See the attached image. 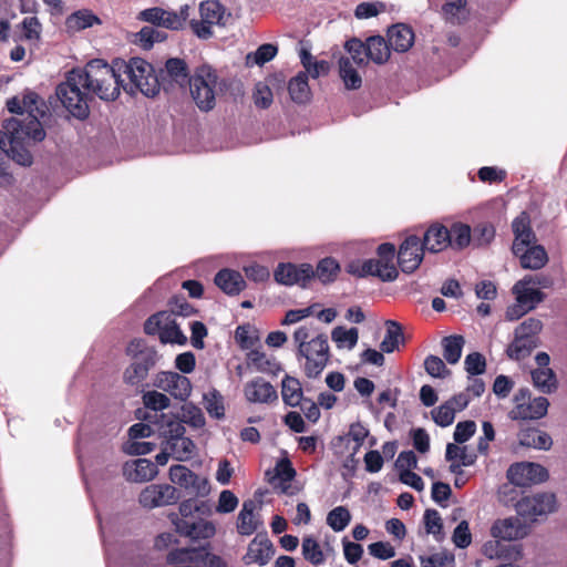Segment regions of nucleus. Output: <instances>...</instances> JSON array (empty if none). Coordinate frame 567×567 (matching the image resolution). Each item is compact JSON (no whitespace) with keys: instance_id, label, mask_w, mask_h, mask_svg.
I'll list each match as a JSON object with an SVG mask.
<instances>
[{"instance_id":"nucleus-7","label":"nucleus","mask_w":567,"mask_h":567,"mask_svg":"<svg viewBox=\"0 0 567 567\" xmlns=\"http://www.w3.org/2000/svg\"><path fill=\"white\" fill-rule=\"evenodd\" d=\"M162 417L164 423L161 425L159 435L172 457L179 462L192 458L195 453V444L184 435L185 427L182 422L169 415Z\"/></svg>"},{"instance_id":"nucleus-2","label":"nucleus","mask_w":567,"mask_h":567,"mask_svg":"<svg viewBox=\"0 0 567 567\" xmlns=\"http://www.w3.org/2000/svg\"><path fill=\"white\" fill-rule=\"evenodd\" d=\"M292 342L297 349V357L303 360L302 369L308 378H318L330 359L328 338L313 328L301 326L292 334Z\"/></svg>"},{"instance_id":"nucleus-48","label":"nucleus","mask_w":567,"mask_h":567,"mask_svg":"<svg viewBox=\"0 0 567 567\" xmlns=\"http://www.w3.org/2000/svg\"><path fill=\"white\" fill-rule=\"evenodd\" d=\"M327 525L336 533L347 528L351 522V514L346 506H337L327 515Z\"/></svg>"},{"instance_id":"nucleus-50","label":"nucleus","mask_w":567,"mask_h":567,"mask_svg":"<svg viewBox=\"0 0 567 567\" xmlns=\"http://www.w3.org/2000/svg\"><path fill=\"white\" fill-rule=\"evenodd\" d=\"M372 261L373 267L372 276L380 278L383 281H392L398 277V269L393 264V260H386L382 258L368 259Z\"/></svg>"},{"instance_id":"nucleus-26","label":"nucleus","mask_w":567,"mask_h":567,"mask_svg":"<svg viewBox=\"0 0 567 567\" xmlns=\"http://www.w3.org/2000/svg\"><path fill=\"white\" fill-rule=\"evenodd\" d=\"M505 540L493 538L483 545L482 551L489 559L516 561L522 558V547L506 544Z\"/></svg>"},{"instance_id":"nucleus-13","label":"nucleus","mask_w":567,"mask_h":567,"mask_svg":"<svg viewBox=\"0 0 567 567\" xmlns=\"http://www.w3.org/2000/svg\"><path fill=\"white\" fill-rule=\"evenodd\" d=\"M168 518L181 536L193 540H204L213 538L216 534V526L212 520L198 518L196 520L179 518L175 513H171Z\"/></svg>"},{"instance_id":"nucleus-46","label":"nucleus","mask_w":567,"mask_h":567,"mask_svg":"<svg viewBox=\"0 0 567 567\" xmlns=\"http://www.w3.org/2000/svg\"><path fill=\"white\" fill-rule=\"evenodd\" d=\"M464 343L462 336H449L442 340L443 357L450 364L458 362Z\"/></svg>"},{"instance_id":"nucleus-8","label":"nucleus","mask_w":567,"mask_h":567,"mask_svg":"<svg viewBox=\"0 0 567 567\" xmlns=\"http://www.w3.org/2000/svg\"><path fill=\"white\" fill-rule=\"evenodd\" d=\"M144 331L147 334H158L163 343L185 344L186 336L182 332L175 322L172 313L158 312L150 317L144 324Z\"/></svg>"},{"instance_id":"nucleus-19","label":"nucleus","mask_w":567,"mask_h":567,"mask_svg":"<svg viewBox=\"0 0 567 567\" xmlns=\"http://www.w3.org/2000/svg\"><path fill=\"white\" fill-rule=\"evenodd\" d=\"M423 249L421 241L416 236L408 237L398 251L399 265L403 272L411 274L415 271L423 260Z\"/></svg>"},{"instance_id":"nucleus-25","label":"nucleus","mask_w":567,"mask_h":567,"mask_svg":"<svg viewBox=\"0 0 567 567\" xmlns=\"http://www.w3.org/2000/svg\"><path fill=\"white\" fill-rule=\"evenodd\" d=\"M274 555V546L267 537L256 536L248 545L247 553L243 557L245 565L265 566Z\"/></svg>"},{"instance_id":"nucleus-10","label":"nucleus","mask_w":567,"mask_h":567,"mask_svg":"<svg viewBox=\"0 0 567 567\" xmlns=\"http://www.w3.org/2000/svg\"><path fill=\"white\" fill-rule=\"evenodd\" d=\"M513 401L514 406L508 413L512 420H538L546 415L549 405L544 396L532 399L527 389H520Z\"/></svg>"},{"instance_id":"nucleus-42","label":"nucleus","mask_w":567,"mask_h":567,"mask_svg":"<svg viewBox=\"0 0 567 567\" xmlns=\"http://www.w3.org/2000/svg\"><path fill=\"white\" fill-rule=\"evenodd\" d=\"M331 339L338 349L352 350L358 343L359 331L357 328L338 326L332 329Z\"/></svg>"},{"instance_id":"nucleus-4","label":"nucleus","mask_w":567,"mask_h":567,"mask_svg":"<svg viewBox=\"0 0 567 567\" xmlns=\"http://www.w3.org/2000/svg\"><path fill=\"white\" fill-rule=\"evenodd\" d=\"M121 74H124L127 82L123 80L122 87L130 94L141 92L147 97L156 96L161 91V80L154 66L142 58H132L127 62L115 63Z\"/></svg>"},{"instance_id":"nucleus-39","label":"nucleus","mask_w":567,"mask_h":567,"mask_svg":"<svg viewBox=\"0 0 567 567\" xmlns=\"http://www.w3.org/2000/svg\"><path fill=\"white\" fill-rule=\"evenodd\" d=\"M153 364L154 360L150 355H145L140 361L133 362L124 371V381L132 385L137 384L146 378L148 370Z\"/></svg>"},{"instance_id":"nucleus-34","label":"nucleus","mask_w":567,"mask_h":567,"mask_svg":"<svg viewBox=\"0 0 567 567\" xmlns=\"http://www.w3.org/2000/svg\"><path fill=\"white\" fill-rule=\"evenodd\" d=\"M518 440L520 445L537 450H548L553 444L550 436L537 429L522 430Z\"/></svg>"},{"instance_id":"nucleus-49","label":"nucleus","mask_w":567,"mask_h":567,"mask_svg":"<svg viewBox=\"0 0 567 567\" xmlns=\"http://www.w3.org/2000/svg\"><path fill=\"white\" fill-rule=\"evenodd\" d=\"M445 457L447 461L460 462L461 465L471 466L475 463L476 455L468 451L467 446L449 443L446 446Z\"/></svg>"},{"instance_id":"nucleus-44","label":"nucleus","mask_w":567,"mask_h":567,"mask_svg":"<svg viewBox=\"0 0 567 567\" xmlns=\"http://www.w3.org/2000/svg\"><path fill=\"white\" fill-rule=\"evenodd\" d=\"M340 270V264L334 258L326 257L318 262L315 277L324 285L331 284L337 279Z\"/></svg>"},{"instance_id":"nucleus-11","label":"nucleus","mask_w":567,"mask_h":567,"mask_svg":"<svg viewBox=\"0 0 567 567\" xmlns=\"http://www.w3.org/2000/svg\"><path fill=\"white\" fill-rule=\"evenodd\" d=\"M171 485H176L184 489L188 495L206 496L210 492V485L207 477L197 475L184 465H173L168 471Z\"/></svg>"},{"instance_id":"nucleus-47","label":"nucleus","mask_w":567,"mask_h":567,"mask_svg":"<svg viewBox=\"0 0 567 567\" xmlns=\"http://www.w3.org/2000/svg\"><path fill=\"white\" fill-rule=\"evenodd\" d=\"M534 385L544 393H551L557 389V380L551 369H536L532 372Z\"/></svg>"},{"instance_id":"nucleus-27","label":"nucleus","mask_w":567,"mask_h":567,"mask_svg":"<svg viewBox=\"0 0 567 567\" xmlns=\"http://www.w3.org/2000/svg\"><path fill=\"white\" fill-rule=\"evenodd\" d=\"M260 525L261 520L257 513V504L251 499L244 502L237 516L238 533L244 536H249L254 534Z\"/></svg>"},{"instance_id":"nucleus-6","label":"nucleus","mask_w":567,"mask_h":567,"mask_svg":"<svg viewBox=\"0 0 567 567\" xmlns=\"http://www.w3.org/2000/svg\"><path fill=\"white\" fill-rule=\"evenodd\" d=\"M78 70L71 71L66 80L56 87V96L63 106L75 117L85 118L89 114L87 93Z\"/></svg>"},{"instance_id":"nucleus-28","label":"nucleus","mask_w":567,"mask_h":567,"mask_svg":"<svg viewBox=\"0 0 567 567\" xmlns=\"http://www.w3.org/2000/svg\"><path fill=\"white\" fill-rule=\"evenodd\" d=\"M451 244V234L449 228L443 225L434 224L424 234L423 246L431 252H440Z\"/></svg>"},{"instance_id":"nucleus-59","label":"nucleus","mask_w":567,"mask_h":567,"mask_svg":"<svg viewBox=\"0 0 567 567\" xmlns=\"http://www.w3.org/2000/svg\"><path fill=\"white\" fill-rule=\"evenodd\" d=\"M143 402L146 408L161 411L169 406L171 400L164 393L148 391L143 395Z\"/></svg>"},{"instance_id":"nucleus-30","label":"nucleus","mask_w":567,"mask_h":567,"mask_svg":"<svg viewBox=\"0 0 567 567\" xmlns=\"http://www.w3.org/2000/svg\"><path fill=\"white\" fill-rule=\"evenodd\" d=\"M388 42L390 48L394 51L405 52L414 42V33L412 29L405 24H395L388 31Z\"/></svg>"},{"instance_id":"nucleus-21","label":"nucleus","mask_w":567,"mask_h":567,"mask_svg":"<svg viewBox=\"0 0 567 567\" xmlns=\"http://www.w3.org/2000/svg\"><path fill=\"white\" fill-rule=\"evenodd\" d=\"M527 534L526 525L517 517L497 519L491 527V536L505 542L522 539Z\"/></svg>"},{"instance_id":"nucleus-36","label":"nucleus","mask_w":567,"mask_h":567,"mask_svg":"<svg viewBox=\"0 0 567 567\" xmlns=\"http://www.w3.org/2000/svg\"><path fill=\"white\" fill-rule=\"evenodd\" d=\"M166 78L172 84L184 85L188 78L185 62L181 59H169L163 71L162 85H165Z\"/></svg>"},{"instance_id":"nucleus-12","label":"nucleus","mask_w":567,"mask_h":567,"mask_svg":"<svg viewBox=\"0 0 567 567\" xmlns=\"http://www.w3.org/2000/svg\"><path fill=\"white\" fill-rule=\"evenodd\" d=\"M181 498L176 486L171 484H151L142 489L138 503L143 508L153 509L176 504Z\"/></svg>"},{"instance_id":"nucleus-38","label":"nucleus","mask_w":567,"mask_h":567,"mask_svg":"<svg viewBox=\"0 0 567 567\" xmlns=\"http://www.w3.org/2000/svg\"><path fill=\"white\" fill-rule=\"evenodd\" d=\"M276 480L277 488L285 494H295L296 491L291 488V482L296 476V471L291 465V462L287 458L280 460L276 465Z\"/></svg>"},{"instance_id":"nucleus-63","label":"nucleus","mask_w":567,"mask_h":567,"mask_svg":"<svg viewBox=\"0 0 567 567\" xmlns=\"http://www.w3.org/2000/svg\"><path fill=\"white\" fill-rule=\"evenodd\" d=\"M454 545L458 548H466L472 543V534L466 520H462L454 529L452 535Z\"/></svg>"},{"instance_id":"nucleus-31","label":"nucleus","mask_w":567,"mask_h":567,"mask_svg":"<svg viewBox=\"0 0 567 567\" xmlns=\"http://www.w3.org/2000/svg\"><path fill=\"white\" fill-rule=\"evenodd\" d=\"M215 284L225 293L230 296L238 295L246 287L243 276L238 271L231 269H223L218 271L215 276Z\"/></svg>"},{"instance_id":"nucleus-23","label":"nucleus","mask_w":567,"mask_h":567,"mask_svg":"<svg viewBox=\"0 0 567 567\" xmlns=\"http://www.w3.org/2000/svg\"><path fill=\"white\" fill-rule=\"evenodd\" d=\"M284 78L272 74L255 84L252 90V101L258 109H268L274 101V90L281 89Z\"/></svg>"},{"instance_id":"nucleus-9","label":"nucleus","mask_w":567,"mask_h":567,"mask_svg":"<svg viewBox=\"0 0 567 567\" xmlns=\"http://www.w3.org/2000/svg\"><path fill=\"white\" fill-rule=\"evenodd\" d=\"M543 323L535 318H528L515 329V339L507 349L511 358L519 360L527 357L536 347V336L540 332Z\"/></svg>"},{"instance_id":"nucleus-5","label":"nucleus","mask_w":567,"mask_h":567,"mask_svg":"<svg viewBox=\"0 0 567 567\" xmlns=\"http://www.w3.org/2000/svg\"><path fill=\"white\" fill-rule=\"evenodd\" d=\"M189 92L197 107L208 112L216 105L217 96L224 90V82L210 65L196 68L188 79Z\"/></svg>"},{"instance_id":"nucleus-18","label":"nucleus","mask_w":567,"mask_h":567,"mask_svg":"<svg viewBox=\"0 0 567 567\" xmlns=\"http://www.w3.org/2000/svg\"><path fill=\"white\" fill-rule=\"evenodd\" d=\"M154 386L169 393L175 399L186 400L192 392V383L188 378L172 371H163L156 374Z\"/></svg>"},{"instance_id":"nucleus-58","label":"nucleus","mask_w":567,"mask_h":567,"mask_svg":"<svg viewBox=\"0 0 567 567\" xmlns=\"http://www.w3.org/2000/svg\"><path fill=\"white\" fill-rule=\"evenodd\" d=\"M424 524L426 532L435 536L437 540L443 538L442 519L440 514L434 509H427L424 514Z\"/></svg>"},{"instance_id":"nucleus-41","label":"nucleus","mask_w":567,"mask_h":567,"mask_svg":"<svg viewBox=\"0 0 567 567\" xmlns=\"http://www.w3.org/2000/svg\"><path fill=\"white\" fill-rule=\"evenodd\" d=\"M369 60L382 64L390 58V45L382 37H370L367 42Z\"/></svg>"},{"instance_id":"nucleus-52","label":"nucleus","mask_w":567,"mask_h":567,"mask_svg":"<svg viewBox=\"0 0 567 567\" xmlns=\"http://www.w3.org/2000/svg\"><path fill=\"white\" fill-rule=\"evenodd\" d=\"M451 234V246L456 249H463L471 243L472 233L471 228L466 224L455 223L449 229Z\"/></svg>"},{"instance_id":"nucleus-29","label":"nucleus","mask_w":567,"mask_h":567,"mask_svg":"<svg viewBox=\"0 0 567 567\" xmlns=\"http://www.w3.org/2000/svg\"><path fill=\"white\" fill-rule=\"evenodd\" d=\"M301 550L305 559L313 566H320L327 558L333 554V548L326 546L322 548L312 536H306L302 539Z\"/></svg>"},{"instance_id":"nucleus-33","label":"nucleus","mask_w":567,"mask_h":567,"mask_svg":"<svg viewBox=\"0 0 567 567\" xmlns=\"http://www.w3.org/2000/svg\"><path fill=\"white\" fill-rule=\"evenodd\" d=\"M95 24H101V20L91 10L82 9L71 13L65 20V28L69 32H79Z\"/></svg>"},{"instance_id":"nucleus-45","label":"nucleus","mask_w":567,"mask_h":567,"mask_svg":"<svg viewBox=\"0 0 567 567\" xmlns=\"http://www.w3.org/2000/svg\"><path fill=\"white\" fill-rule=\"evenodd\" d=\"M339 73L348 90H357L362 84V79L350 58H341L339 61Z\"/></svg>"},{"instance_id":"nucleus-24","label":"nucleus","mask_w":567,"mask_h":567,"mask_svg":"<svg viewBox=\"0 0 567 567\" xmlns=\"http://www.w3.org/2000/svg\"><path fill=\"white\" fill-rule=\"evenodd\" d=\"M244 395L250 403L269 404L278 399L276 389L261 378L247 382L244 386Z\"/></svg>"},{"instance_id":"nucleus-57","label":"nucleus","mask_w":567,"mask_h":567,"mask_svg":"<svg viewBox=\"0 0 567 567\" xmlns=\"http://www.w3.org/2000/svg\"><path fill=\"white\" fill-rule=\"evenodd\" d=\"M278 52V48L271 43L260 45L252 54L247 55V61L252 60L254 64L264 65L271 61Z\"/></svg>"},{"instance_id":"nucleus-35","label":"nucleus","mask_w":567,"mask_h":567,"mask_svg":"<svg viewBox=\"0 0 567 567\" xmlns=\"http://www.w3.org/2000/svg\"><path fill=\"white\" fill-rule=\"evenodd\" d=\"M515 255L519 258L520 265L525 269H540L548 260L547 254L542 246H532Z\"/></svg>"},{"instance_id":"nucleus-54","label":"nucleus","mask_w":567,"mask_h":567,"mask_svg":"<svg viewBox=\"0 0 567 567\" xmlns=\"http://www.w3.org/2000/svg\"><path fill=\"white\" fill-rule=\"evenodd\" d=\"M22 38L27 41L37 43L41 39L42 25L37 17H27L20 24Z\"/></svg>"},{"instance_id":"nucleus-51","label":"nucleus","mask_w":567,"mask_h":567,"mask_svg":"<svg viewBox=\"0 0 567 567\" xmlns=\"http://www.w3.org/2000/svg\"><path fill=\"white\" fill-rule=\"evenodd\" d=\"M189 17V6L184 4L178 11H168L164 9V20L162 27L171 30L182 29Z\"/></svg>"},{"instance_id":"nucleus-56","label":"nucleus","mask_w":567,"mask_h":567,"mask_svg":"<svg viewBox=\"0 0 567 567\" xmlns=\"http://www.w3.org/2000/svg\"><path fill=\"white\" fill-rule=\"evenodd\" d=\"M161 32L152 27L142 28L136 34L134 42L142 49L148 50L155 42L162 41Z\"/></svg>"},{"instance_id":"nucleus-40","label":"nucleus","mask_w":567,"mask_h":567,"mask_svg":"<svg viewBox=\"0 0 567 567\" xmlns=\"http://www.w3.org/2000/svg\"><path fill=\"white\" fill-rule=\"evenodd\" d=\"M299 56L305 69L303 73H306L307 76L310 75L311 78L317 79L329 73L330 68L328 62L315 59L307 49L302 48L299 52Z\"/></svg>"},{"instance_id":"nucleus-32","label":"nucleus","mask_w":567,"mask_h":567,"mask_svg":"<svg viewBox=\"0 0 567 567\" xmlns=\"http://www.w3.org/2000/svg\"><path fill=\"white\" fill-rule=\"evenodd\" d=\"M290 99L297 104H307L311 100V90L308 84V76L303 72L297 73L288 82Z\"/></svg>"},{"instance_id":"nucleus-43","label":"nucleus","mask_w":567,"mask_h":567,"mask_svg":"<svg viewBox=\"0 0 567 567\" xmlns=\"http://www.w3.org/2000/svg\"><path fill=\"white\" fill-rule=\"evenodd\" d=\"M281 396L286 404L290 406L299 405L303 398L300 382L292 377H286L281 384Z\"/></svg>"},{"instance_id":"nucleus-3","label":"nucleus","mask_w":567,"mask_h":567,"mask_svg":"<svg viewBox=\"0 0 567 567\" xmlns=\"http://www.w3.org/2000/svg\"><path fill=\"white\" fill-rule=\"evenodd\" d=\"M84 89L101 100L113 101L120 95L123 79L118 66L109 65L102 60L89 62L84 70H78Z\"/></svg>"},{"instance_id":"nucleus-55","label":"nucleus","mask_w":567,"mask_h":567,"mask_svg":"<svg viewBox=\"0 0 567 567\" xmlns=\"http://www.w3.org/2000/svg\"><path fill=\"white\" fill-rule=\"evenodd\" d=\"M350 61L357 65H364L369 60L367 45L358 39H351L346 43Z\"/></svg>"},{"instance_id":"nucleus-16","label":"nucleus","mask_w":567,"mask_h":567,"mask_svg":"<svg viewBox=\"0 0 567 567\" xmlns=\"http://www.w3.org/2000/svg\"><path fill=\"white\" fill-rule=\"evenodd\" d=\"M315 277V269L310 264L295 265L280 262L274 271L277 284L284 286L299 285L305 287Z\"/></svg>"},{"instance_id":"nucleus-64","label":"nucleus","mask_w":567,"mask_h":567,"mask_svg":"<svg viewBox=\"0 0 567 567\" xmlns=\"http://www.w3.org/2000/svg\"><path fill=\"white\" fill-rule=\"evenodd\" d=\"M194 561L199 564V567H227L219 556L198 549H195Z\"/></svg>"},{"instance_id":"nucleus-61","label":"nucleus","mask_w":567,"mask_h":567,"mask_svg":"<svg viewBox=\"0 0 567 567\" xmlns=\"http://www.w3.org/2000/svg\"><path fill=\"white\" fill-rule=\"evenodd\" d=\"M238 503L237 496L231 491L224 489L219 494L216 512L219 514L231 513L236 509Z\"/></svg>"},{"instance_id":"nucleus-20","label":"nucleus","mask_w":567,"mask_h":567,"mask_svg":"<svg viewBox=\"0 0 567 567\" xmlns=\"http://www.w3.org/2000/svg\"><path fill=\"white\" fill-rule=\"evenodd\" d=\"M538 285L539 281L532 276H526L517 281L512 289L515 301L526 306L529 310L535 309L544 297Z\"/></svg>"},{"instance_id":"nucleus-1","label":"nucleus","mask_w":567,"mask_h":567,"mask_svg":"<svg viewBox=\"0 0 567 567\" xmlns=\"http://www.w3.org/2000/svg\"><path fill=\"white\" fill-rule=\"evenodd\" d=\"M7 106L19 116L6 121L0 131V148L18 164L31 165L30 146L45 137L39 121L45 105L35 93L25 92L8 100Z\"/></svg>"},{"instance_id":"nucleus-62","label":"nucleus","mask_w":567,"mask_h":567,"mask_svg":"<svg viewBox=\"0 0 567 567\" xmlns=\"http://www.w3.org/2000/svg\"><path fill=\"white\" fill-rule=\"evenodd\" d=\"M455 412L446 402L432 411L434 422L440 426H449L454 422Z\"/></svg>"},{"instance_id":"nucleus-37","label":"nucleus","mask_w":567,"mask_h":567,"mask_svg":"<svg viewBox=\"0 0 567 567\" xmlns=\"http://www.w3.org/2000/svg\"><path fill=\"white\" fill-rule=\"evenodd\" d=\"M385 336L380 343V349L384 353H391L404 343V336L401 326L392 320H388Z\"/></svg>"},{"instance_id":"nucleus-22","label":"nucleus","mask_w":567,"mask_h":567,"mask_svg":"<svg viewBox=\"0 0 567 567\" xmlns=\"http://www.w3.org/2000/svg\"><path fill=\"white\" fill-rule=\"evenodd\" d=\"M158 474L157 466L147 458L128 461L123 466V475L132 483H145L153 481Z\"/></svg>"},{"instance_id":"nucleus-53","label":"nucleus","mask_w":567,"mask_h":567,"mask_svg":"<svg viewBox=\"0 0 567 567\" xmlns=\"http://www.w3.org/2000/svg\"><path fill=\"white\" fill-rule=\"evenodd\" d=\"M466 0H446L442 7L443 17L452 22H460L465 16Z\"/></svg>"},{"instance_id":"nucleus-14","label":"nucleus","mask_w":567,"mask_h":567,"mask_svg":"<svg viewBox=\"0 0 567 567\" xmlns=\"http://www.w3.org/2000/svg\"><path fill=\"white\" fill-rule=\"evenodd\" d=\"M200 20H192L190 27L197 37L208 39L212 37V25L221 23L224 19V8L216 0L203 1L199 4Z\"/></svg>"},{"instance_id":"nucleus-15","label":"nucleus","mask_w":567,"mask_h":567,"mask_svg":"<svg viewBox=\"0 0 567 567\" xmlns=\"http://www.w3.org/2000/svg\"><path fill=\"white\" fill-rule=\"evenodd\" d=\"M557 508L556 497L551 493H540L522 498L516 504L517 513L526 518L535 519L545 516Z\"/></svg>"},{"instance_id":"nucleus-17","label":"nucleus","mask_w":567,"mask_h":567,"mask_svg":"<svg viewBox=\"0 0 567 567\" xmlns=\"http://www.w3.org/2000/svg\"><path fill=\"white\" fill-rule=\"evenodd\" d=\"M507 477L517 486H529L545 482L548 478V472L540 464L522 462L508 468Z\"/></svg>"},{"instance_id":"nucleus-60","label":"nucleus","mask_w":567,"mask_h":567,"mask_svg":"<svg viewBox=\"0 0 567 567\" xmlns=\"http://www.w3.org/2000/svg\"><path fill=\"white\" fill-rule=\"evenodd\" d=\"M204 401H205V408L212 416H214L216 419L224 416L225 409H224V404H223V399L217 392L213 391V392L206 393L204 395Z\"/></svg>"}]
</instances>
